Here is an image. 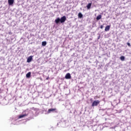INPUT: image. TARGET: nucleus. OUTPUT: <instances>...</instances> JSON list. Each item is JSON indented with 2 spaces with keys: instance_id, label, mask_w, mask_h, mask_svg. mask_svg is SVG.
I'll list each match as a JSON object with an SVG mask.
<instances>
[{
  "instance_id": "f257e3e1",
  "label": "nucleus",
  "mask_w": 131,
  "mask_h": 131,
  "mask_svg": "<svg viewBox=\"0 0 131 131\" xmlns=\"http://www.w3.org/2000/svg\"><path fill=\"white\" fill-rule=\"evenodd\" d=\"M100 104V101L99 100H94L93 102L92 103V107H95V106H97V105H99Z\"/></svg>"
},
{
  "instance_id": "f03ea898",
  "label": "nucleus",
  "mask_w": 131,
  "mask_h": 131,
  "mask_svg": "<svg viewBox=\"0 0 131 131\" xmlns=\"http://www.w3.org/2000/svg\"><path fill=\"white\" fill-rule=\"evenodd\" d=\"M65 21H66V16H63L62 17H61L60 23H64V22H65Z\"/></svg>"
},
{
  "instance_id": "7ed1b4c3",
  "label": "nucleus",
  "mask_w": 131,
  "mask_h": 131,
  "mask_svg": "<svg viewBox=\"0 0 131 131\" xmlns=\"http://www.w3.org/2000/svg\"><path fill=\"white\" fill-rule=\"evenodd\" d=\"M65 78L66 79H70L71 78V75H70V73H67L65 76Z\"/></svg>"
},
{
  "instance_id": "20e7f679",
  "label": "nucleus",
  "mask_w": 131,
  "mask_h": 131,
  "mask_svg": "<svg viewBox=\"0 0 131 131\" xmlns=\"http://www.w3.org/2000/svg\"><path fill=\"white\" fill-rule=\"evenodd\" d=\"M33 56H29L28 59H27V62L28 63H30V62H31V61H32V57Z\"/></svg>"
},
{
  "instance_id": "39448f33",
  "label": "nucleus",
  "mask_w": 131,
  "mask_h": 131,
  "mask_svg": "<svg viewBox=\"0 0 131 131\" xmlns=\"http://www.w3.org/2000/svg\"><path fill=\"white\" fill-rule=\"evenodd\" d=\"M56 108H50L48 110V113H51V112H53V111H56Z\"/></svg>"
},
{
  "instance_id": "423d86ee",
  "label": "nucleus",
  "mask_w": 131,
  "mask_h": 131,
  "mask_svg": "<svg viewBox=\"0 0 131 131\" xmlns=\"http://www.w3.org/2000/svg\"><path fill=\"white\" fill-rule=\"evenodd\" d=\"M110 30V26L108 25L105 27V31H109Z\"/></svg>"
},
{
  "instance_id": "0eeeda50",
  "label": "nucleus",
  "mask_w": 131,
  "mask_h": 131,
  "mask_svg": "<svg viewBox=\"0 0 131 131\" xmlns=\"http://www.w3.org/2000/svg\"><path fill=\"white\" fill-rule=\"evenodd\" d=\"M30 76H31V72H29L26 74V77L29 78H30Z\"/></svg>"
},
{
  "instance_id": "6e6552de",
  "label": "nucleus",
  "mask_w": 131,
  "mask_h": 131,
  "mask_svg": "<svg viewBox=\"0 0 131 131\" xmlns=\"http://www.w3.org/2000/svg\"><path fill=\"white\" fill-rule=\"evenodd\" d=\"M9 5H13L14 4V0H8Z\"/></svg>"
},
{
  "instance_id": "1a4fd4ad",
  "label": "nucleus",
  "mask_w": 131,
  "mask_h": 131,
  "mask_svg": "<svg viewBox=\"0 0 131 131\" xmlns=\"http://www.w3.org/2000/svg\"><path fill=\"white\" fill-rule=\"evenodd\" d=\"M78 18H79L80 19H81V18L83 17V15H82V13H81V12H79L78 14Z\"/></svg>"
},
{
  "instance_id": "9d476101",
  "label": "nucleus",
  "mask_w": 131,
  "mask_h": 131,
  "mask_svg": "<svg viewBox=\"0 0 131 131\" xmlns=\"http://www.w3.org/2000/svg\"><path fill=\"white\" fill-rule=\"evenodd\" d=\"M102 18V15L101 14L97 16L96 19L97 21H99V20L101 19Z\"/></svg>"
},
{
  "instance_id": "9b49d317",
  "label": "nucleus",
  "mask_w": 131,
  "mask_h": 131,
  "mask_svg": "<svg viewBox=\"0 0 131 131\" xmlns=\"http://www.w3.org/2000/svg\"><path fill=\"white\" fill-rule=\"evenodd\" d=\"M92 7V3H89L87 6H86V8L88 9V10H90V9H91V7Z\"/></svg>"
},
{
  "instance_id": "f8f14e48",
  "label": "nucleus",
  "mask_w": 131,
  "mask_h": 131,
  "mask_svg": "<svg viewBox=\"0 0 131 131\" xmlns=\"http://www.w3.org/2000/svg\"><path fill=\"white\" fill-rule=\"evenodd\" d=\"M55 22L56 24H58L59 22H60V19L59 18H57L55 19Z\"/></svg>"
},
{
  "instance_id": "ddd939ff",
  "label": "nucleus",
  "mask_w": 131,
  "mask_h": 131,
  "mask_svg": "<svg viewBox=\"0 0 131 131\" xmlns=\"http://www.w3.org/2000/svg\"><path fill=\"white\" fill-rule=\"evenodd\" d=\"M25 116H27V114L21 115L19 116V118H23L24 117H25Z\"/></svg>"
},
{
  "instance_id": "4468645a",
  "label": "nucleus",
  "mask_w": 131,
  "mask_h": 131,
  "mask_svg": "<svg viewBox=\"0 0 131 131\" xmlns=\"http://www.w3.org/2000/svg\"><path fill=\"white\" fill-rule=\"evenodd\" d=\"M42 46L43 47H45V46H47V41H44L42 42Z\"/></svg>"
},
{
  "instance_id": "2eb2a0df",
  "label": "nucleus",
  "mask_w": 131,
  "mask_h": 131,
  "mask_svg": "<svg viewBox=\"0 0 131 131\" xmlns=\"http://www.w3.org/2000/svg\"><path fill=\"white\" fill-rule=\"evenodd\" d=\"M120 59L121 61H124V59H125V58L124 57V56H122L120 57Z\"/></svg>"
},
{
  "instance_id": "dca6fc26",
  "label": "nucleus",
  "mask_w": 131,
  "mask_h": 131,
  "mask_svg": "<svg viewBox=\"0 0 131 131\" xmlns=\"http://www.w3.org/2000/svg\"><path fill=\"white\" fill-rule=\"evenodd\" d=\"M127 45L128 47H131L130 43L127 42Z\"/></svg>"
},
{
  "instance_id": "f3484780",
  "label": "nucleus",
  "mask_w": 131,
  "mask_h": 131,
  "mask_svg": "<svg viewBox=\"0 0 131 131\" xmlns=\"http://www.w3.org/2000/svg\"><path fill=\"white\" fill-rule=\"evenodd\" d=\"M104 27L103 26V25H101V26H100V28H101V29H103V28Z\"/></svg>"
},
{
  "instance_id": "a211bd4d",
  "label": "nucleus",
  "mask_w": 131,
  "mask_h": 131,
  "mask_svg": "<svg viewBox=\"0 0 131 131\" xmlns=\"http://www.w3.org/2000/svg\"><path fill=\"white\" fill-rule=\"evenodd\" d=\"M47 79H48V78H47Z\"/></svg>"
}]
</instances>
